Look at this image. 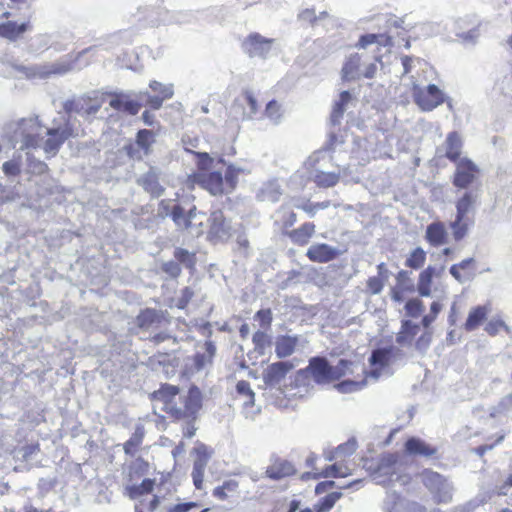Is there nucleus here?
Segmentation results:
<instances>
[{"label": "nucleus", "instance_id": "nucleus-41", "mask_svg": "<svg viewBox=\"0 0 512 512\" xmlns=\"http://www.w3.org/2000/svg\"><path fill=\"white\" fill-rule=\"evenodd\" d=\"M244 172L245 170L243 168L236 165H229L227 167L225 177L223 178L225 188H228L227 191H232L235 189L238 183L239 175L243 174Z\"/></svg>", "mask_w": 512, "mask_h": 512}, {"label": "nucleus", "instance_id": "nucleus-25", "mask_svg": "<svg viewBox=\"0 0 512 512\" xmlns=\"http://www.w3.org/2000/svg\"><path fill=\"white\" fill-rule=\"evenodd\" d=\"M155 485V480L146 478L140 484L127 483L124 487L125 494L131 498L136 499L142 495L152 492Z\"/></svg>", "mask_w": 512, "mask_h": 512}, {"label": "nucleus", "instance_id": "nucleus-39", "mask_svg": "<svg viewBox=\"0 0 512 512\" xmlns=\"http://www.w3.org/2000/svg\"><path fill=\"white\" fill-rule=\"evenodd\" d=\"M144 438V428L137 426L132 436L124 443L125 454L133 456L137 448L141 445Z\"/></svg>", "mask_w": 512, "mask_h": 512}, {"label": "nucleus", "instance_id": "nucleus-64", "mask_svg": "<svg viewBox=\"0 0 512 512\" xmlns=\"http://www.w3.org/2000/svg\"><path fill=\"white\" fill-rule=\"evenodd\" d=\"M432 340V333L430 331H425L417 340L415 343V347L420 352H425L431 343Z\"/></svg>", "mask_w": 512, "mask_h": 512}, {"label": "nucleus", "instance_id": "nucleus-5", "mask_svg": "<svg viewBox=\"0 0 512 512\" xmlns=\"http://www.w3.org/2000/svg\"><path fill=\"white\" fill-rule=\"evenodd\" d=\"M401 463L398 461V456L395 454L384 455L373 473V479L380 485H391L399 483L400 485H407L411 477L408 474L401 472Z\"/></svg>", "mask_w": 512, "mask_h": 512}, {"label": "nucleus", "instance_id": "nucleus-28", "mask_svg": "<svg viewBox=\"0 0 512 512\" xmlns=\"http://www.w3.org/2000/svg\"><path fill=\"white\" fill-rule=\"evenodd\" d=\"M376 44L380 46H391L392 39L384 34H365L359 38L358 43L355 45L358 49H366L368 46Z\"/></svg>", "mask_w": 512, "mask_h": 512}, {"label": "nucleus", "instance_id": "nucleus-16", "mask_svg": "<svg viewBox=\"0 0 512 512\" xmlns=\"http://www.w3.org/2000/svg\"><path fill=\"white\" fill-rule=\"evenodd\" d=\"M340 254L341 251L337 247L326 243L312 244L306 252L308 259L316 263L330 262L336 259Z\"/></svg>", "mask_w": 512, "mask_h": 512}, {"label": "nucleus", "instance_id": "nucleus-10", "mask_svg": "<svg viewBox=\"0 0 512 512\" xmlns=\"http://www.w3.org/2000/svg\"><path fill=\"white\" fill-rule=\"evenodd\" d=\"M305 371L310 373L314 382L317 384H326L333 381L334 371L332 370V366L329 365L327 359L324 357L311 358Z\"/></svg>", "mask_w": 512, "mask_h": 512}, {"label": "nucleus", "instance_id": "nucleus-59", "mask_svg": "<svg viewBox=\"0 0 512 512\" xmlns=\"http://www.w3.org/2000/svg\"><path fill=\"white\" fill-rule=\"evenodd\" d=\"M2 170L6 176H17L21 171L19 160L12 159L3 163Z\"/></svg>", "mask_w": 512, "mask_h": 512}, {"label": "nucleus", "instance_id": "nucleus-11", "mask_svg": "<svg viewBox=\"0 0 512 512\" xmlns=\"http://www.w3.org/2000/svg\"><path fill=\"white\" fill-rule=\"evenodd\" d=\"M294 368L289 361H279L270 364L263 371V381L266 386L271 388L278 387L285 379L287 373Z\"/></svg>", "mask_w": 512, "mask_h": 512}, {"label": "nucleus", "instance_id": "nucleus-7", "mask_svg": "<svg viewBox=\"0 0 512 512\" xmlns=\"http://www.w3.org/2000/svg\"><path fill=\"white\" fill-rule=\"evenodd\" d=\"M422 482L440 503H448L452 500L453 487L442 475L432 470H424Z\"/></svg>", "mask_w": 512, "mask_h": 512}, {"label": "nucleus", "instance_id": "nucleus-21", "mask_svg": "<svg viewBox=\"0 0 512 512\" xmlns=\"http://www.w3.org/2000/svg\"><path fill=\"white\" fill-rule=\"evenodd\" d=\"M426 239L432 246H440L446 243L447 231L442 222L436 221L426 228Z\"/></svg>", "mask_w": 512, "mask_h": 512}, {"label": "nucleus", "instance_id": "nucleus-48", "mask_svg": "<svg viewBox=\"0 0 512 512\" xmlns=\"http://www.w3.org/2000/svg\"><path fill=\"white\" fill-rule=\"evenodd\" d=\"M255 351H257L260 355H264L266 352V349L271 344V338L270 336L265 333L264 331H257L254 333L252 338Z\"/></svg>", "mask_w": 512, "mask_h": 512}, {"label": "nucleus", "instance_id": "nucleus-30", "mask_svg": "<svg viewBox=\"0 0 512 512\" xmlns=\"http://www.w3.org/2000/svg\"><path fill=\"white\" fill-rule=\"evenodd\" d=\"M149 464L142 458H137L132 461L126 472V478L128 483H133L135 480L141 478L148 473Z\"/></svg>", "mask_w": 512, "mask_h": 512}, {"label": "nucleus", "instance_id": "nucleus-56", "mask_svg": "<svg viewBox=\"0 0 512 512\" xmlns=\"http://www.w3.org/2000/svg\"><path fill=\"white\" fill-rule=\"evenodd\" d=\"M353 363L351 361L341 359L339 360L338 364L336 366H332V370L334 371L333 374V380L339 379L340 377L346 375L349 372H353L351 369V366Z\"/></svg>", "mask_w": 512, "mask_h": 512}, {"label": "nucleus", "instance_id": "nucleus-4", "mask_svg": "<svg viewBox=\"0 0 512 512\" xmlns=\"http://www.w3.org/2000/svg\"><path fill=\"white\" fill-rule=\"evenodd\" d=\"M91 49H85L77 55H66L54 63L44 65H35L31 67L20 66L18 70L24 73L27 77H40L45 78L51 74L63 75L74 70H80L87 65H79V59Z\"/></svg>", "mask_w": 512, "mask_h": 512}, {"label": "nucleus", "instance_id": "nucleus-51", "mask_svg": "<svg viewBox=\"0 0 512 512\" xmlns=\"http://www.w3.org/2000/svg\"><path fill=\"white\" fill-rule=\"evenodd\" d=\"M366 385V380L353 381L344 380L335 385V388L341 393H352L361 390Z\"/></svg>", "mask_w": 512, "mask_h": 512}, {"label": "nucleus", "instance_id": "nucleus-26", "mask_svg": "<svg viewBox=\"0 0 512 512\" xmlns=\"http://www.w3.org/2000/svg\"><path fill=\"white\" fill-rule=\"evenodd\" d=\"M419 325L410 320H403L401 330L396 336V342L402 346L411 345L414 337L418 334Z\"/></svg>", "mask_w": 512, "mask_h": 512}, {"label": "nucleus", "instance_id": "nucleus-9", "mask_svg": "<svg viewBox=\"0 0 512 512\" xmlns=\"http://www.w3.org/2000/svg\"><path fill=\"white\" fill-rule=\"evenodd\" d=\"M274 39L265 38L259 33L250 34L242 43L243 51L251 58H266L271 51Z\"/></svg>", "mask_w": 512, "mask_h": 512}, {"label": "nucleus", "instance_id": "nucleus-44", "mask_svg": "<svg viewBox=\"0 0 512 512\" xmlns=\"http://www.w3.org/2000/svg\"><path fill=\"white\" fill-rule=\"evenodd\" d=\"M244 108L242 118L251 119L258 112V103L251 91H246L243 96Z\"/></svg>", "mask_w": 512, "mask_h": 512}, {"label": "nucleus", "instance_id": "nucleus-12", "mask_svg": "<svg viewBox=\"0 0 512 512\" xmlns=\"http://www.w3.org/2000/svg\"><path fill=\"white\" fill-rule=\"evenodd\" d=\"M112 99L109 101L110 107L117 111L126 112L130 115H136L140 108L141 103L138 100L132 99V96H137L135 92H114Z\"/></svg>", "mask_w": 512, "mask_h": 512}, {"label": "nucleus", "instance_id": "nucleus-46", "mask_svg": "<svg viewBox=\"0 0 512 512\" xmlns=\"http://www.w3.org/2000/svg\"><path fill=\"white\" fill-rule=\"evenodd\" d=\"M425 260V251L422 248L417 247L410 253L409 257L406 259L405 265L412 269H419L423 266Z\"/></svg>", "mask_w": 512, "mask_h": 512}, {"label": "nucleus", "instance_id": "nucleus-17", "mask_svg": "<svg viewBox=\"0 0 512 512\" xmlns=\"http://www.w3.org/2000/svg\"><path fill=\"white\" fill-rule=\"evenodd\" d=\"M197 457L193 464L192 478L193 483L197 489L202 488L204 472L208 464L210 454L208 448L205 445H200L196 448Z\"/></svg>", "mask_w": 512, "mask_h": 512}, {"label": "nucleus", "instance_id": "nucleus-22", "mask_svg": "<svg viewBox=\"0 0 512 512\" xmlns=\"http://www.w3.org/2000/svg\"><path fill=\"white\" fill-rule=\"evenodd\" d=\"M139 184L153 197H159L164 192V188L159 182L158 175L152 170L139 179Z\"/></svg>", "mask_w": 512, "mask_h": 512}, {"label": "nucleus", "instance_id": "nucleus-8", "mask_svg": "<svg viewBox=\"0 0 512 512\" xmlns=\"http://www.w3.org/2000/svg\"><path fill=\"white\" fill-rule=\"evenodd\" d=\"M413 96L415 103L423 111H432L445 101L444 93L435 84H429L425 88L415 86Z\"/></svg>", "mask_w": 512, "mask_h": 512}, {"label": "nucleus", "instance_id": "nucleus-18", "mask_svg": "<svg viewBox=\"0 0 512 512\" xmlns=\"http://www.w3.org/2000/svg\"><path fill=\"white\" fill-rule=\"evenodd\" d=\"M295 472L296 470L291 462L277 459L266 468L265 475L272 480H280L293 475Z\"/></svg>", "mask_w": 512, "mask_h": 512}, {"label": "nucleus", "instance_id": "nucleus-38", "mask_svg": "<svg viewBox=\"0 0 512 512\" xmlns=\"http://www.w3.org/2000/svg\"><path fill=\"white\" fill-rule=\"evenodd\" d=\"M405 498L396 493L388 494L383 502L382 512H405Z\"/></svg>", "mask_w": 512, "mask_h": 512}, {"label": "nucleus", "instance_id": "nucleus-47", "mask_svg": "<svg viewBox=\"0 0 512 512\" xmlns=\"http://www.w3.org/2000/svg\"><path fill=\"white\" fill-rule=\"evenodd\" d=\"M455 23L459 27V30L455 31L456 36L459 37L463 42L475 43L476 39L479 37L478 29L476 27H473V28L469 29L467 32H465V31H462V28L465 23L464 19H459Z\"/></svg>", "mask_w": 512, "mask_h": 512}, {"label": "nucleus", "instance_id": "nucleus-3", "mask_svg": "<svg viewBox=\"0 0 512 512\" xmlns=\"http://www.w3.org/2000/svg\"><path fill=\"white\" fill-rule=\"evenodd\" d=\"M372 62L367 61L366 53L353 52L346 56L340 71L344 82L356 81L361 78L373 79L377 73V62H381V56L375 54Z\"/></svg>", "mask_w": 512, "mask_h": 512}, {"label": "nucleus", "instance_id": "nucleus-58", "mask_svg": "<svg viewBox=\"0 0 512 512\" xmlns=\"http://www.w3.org/2000/svg\"><path fill=\"white\" fill-rule=\"evenodd\" d=\"M442 309V305L437 302V301H434L431 306H430V313L425 315L423 318H422V325L428 329L429 326L434 322V320L436 319L437 315L439 314V312L441 311Z\"/></svg>", "mask_w": 512, "mask_h": 512}, {"label": "nucleus", "instance_id": "nucleus-23", "mask_svg": "<svg viewBox=\"0 0 512 512\" xmlns=\"http://www.w3.org/2000/svg\"><path fill=\"white\" fill-rule=\"evenodd\" d=\"M202 183L204 188L207 189L212 195H220L226 191L223 176L218 171H214L205 175L202 179Z\"/></svg>", "mask_w": 512, "mask_h": 512}, {"label": "nucleus", "instance_id": "nucleus-53", "mask_svg": "<svg viewBox=\"0 0 512 512\" xmlns=\"http://www.w3.org/2000/svg\"><path fill=\"white\" fill-rule=\"evenodd\" d=\"M464 219L465 218H459V215H456L455 220L450 225L453 237L456 241L463 239L467 233V225L464 223Z\"/></svg>", "mask_w": 512, "mask_h": 512}, {"label": "nucleus", "instance_id": "nucleus-55", "mask_svg": "<svg viewBox=\"0 0 512 512\" xmlns=\"http://www.w3.org/2000/svg\"><path fill=\"white\" fill-rule=\"evenodd\" d=\"M265 115L273 123L278 124L282 116L280 112V105L274 100L270 101L266 106Z\"/></svg>", "mask_w": 512, "mask_h": 512}, {"label": "nucleus", "instance_id": "nucleus-49", "mask_svg": "<svg viewBox=\"0 0 512 512\" xmlns=\"http://www.w3.org/2000/svg\"><path fill=\"white\" fill-rule=\"evenodd\" d=\"M174 257L186 268H193L196 263V257L194 253L189 252L183 248H176L174 251Z\"/></svg>", "mask_w": 512, "mask_h": 512}, {"label": "nucleus", "instance_id": "nucleus-36", "mask_svg": "<svg viewBox=\"0 0 512 512\" xmlns=\"http://www.w3.org/2000/svg\"><path fill=\"white\" fill-rule=\"evenodd\" d=\"M155 143V133L152 130L141 129L136 135V145L143 152L148 155L151 151L152 145Z\"/></svg>", "mask_w": 512, "mask_h": 512}, {"label": "nucleus", "instance_id": "nucleus-13", "mask_svg": "<svg viewBox=\"0 0 512 512\" xmlns=\"http://www.w3.org/2000/svg\"><path fill=\"white\" fill-rule=\"evenodd\" d=\"M209 222V236L217 240H225L231 236L232 227L220 210H215L207 219Z\"/></svg>", "mask_w": 512, "mask_h": 512}, {"label": "nucleus", "instance_id": "nucleus-60", "mask_svg": "<svg viewBox=\"0 0 512 512\" xmlns=\"http://www.w3.org/2000/svg\"><path fill=\"white\" fill-rule=\"evenodd\" d=\"M147 97V105L154 109V110H158L162 107V104L163 102L166 100L163 98V96H158V95H155V96H152V95H149L148 92H139L138 93V97L139 98H142V97Z\"/></svg>", "mask_w": 512, "mask_h": 512}, {"label": "nucleus", "instance_id": "nucleus-50", "mask_svg": "<svg viewBox=\"0 0 512 512\" xmlns=\"http://www.w3.org/2000/svg\"><path fill=\"white\" fill-rule=\"evenodd\" d=\"M236 391L241 397H248V400L244 402V407H253L254 406V397L255 394L252 391L249 382L241 380L236 384Z\"/></svg>", "mask_w": 512, "mask_h": 512}, {"label": "nucleus", "instance_id": "nucleus-14", "mask_svg": "<svg viewBox=\"0 0 512 512\" xmlns=\"http://www.w3.org/2000/svg\"><path fill=\"white\" fill-rule=\"evenodd\" d=\"M477 166L468 158H462L457 162L453 184L461 189L467 188L475 179Z\"/></svg>", "mask_w": 512, "mask_h": 512}, {"label": "nucleus", "instance_id": "nucleus-6", "mask_svg": "<svg viewBox=\"0 0 512 512\" xmlns=\"http://www.w3.org/2000/svg\"><path fill=\"white\" fill-rule=\"evenodd\" d=\"M171 218L179 229H190L197 235L202 234L203 224L206 220L205 214L193 206L186 214L180 205H173Z\"/></svg>", "mask_w": 512, "mask_h": 512}, {"label": "nucleus", "instance_id": "nucleus-20", "mask_svg": "<svg viewBox=\"0 0 512 512\" xmlns=\"http://www.w3.org/2000/svg\"><path fill=\"white\" fill-rule=\"evenodd\" d=\"M298 336L280 335L275 340V354L278 358H286L292 355L298 344Z\"/></svg>", "mask_w": 512, "mask_h": 512}, {"label": "nucleus", "instance_id": "nucleus-54", "mask_svg": "<svg viewBox=\"0 0 512 512\" xmlns=\"http://www.w3.org/2000/svg\"><path fill=\"white\" fill-rule=\"evenodd\" d=\"M405 310L408 316L417 318L424 311V305L421 300L413 298L406 302Z\"/></svg>", "mask_w": 512, "mask_h": 512}, {"label": "nucleus", "instance_id": "nucleus-29", "mask_svg": "<svg viewBox=\"0 0 512 512\" xmlns=\"http://www.w3.org/2000/svg\"><path fill=\"white\" fill-rule=\"evenodd\" d=\"M161 322L160 314L154 309H146L137 317V324L144 330L156 328Z\"/></svg>", "mask_w": 512, "mask_h": 512}, {"label": "nucleus", "instance_id": "nucleus-2", "mask_svg": "<svg viewBox=\"0 0 512 512\" xmlns=\"http://www.w3.org/2000/svg\"><path fill=\"white\" fill-rule=\"evenodd\" d=\"M153 400L155 406L161 404V408L177 420L195 418L202 407V394L196 386L180 394L177 386L165 384L153 393Z\"/></svg>", "mask_w": 512, "mask_h": 512}, {"label": "nucleus", "instance_id": "nucleus-52", "mask_svg": "<svg viewBox=\"0 0 512 512\" xmlns=\"http://www.w3.org/2000/svg\"><path fill=\"white\" fill-rule=\"evenodd\" d=\"M149 87L158 93V96H163L164 99H171L174 95L172 84H163L158 81H151Z\"/></svg>", "mask_w": 512, "mask_h": 512}, {"label": "nucleus", "instance_id": "nucleus-19", "mask_svg": "<svg viewBox=\"0 0 512 512\" xmlns=\"http://www.w3.org/2000/svg\"><path fill=\"white\" fill-rule=\"evenodd\" d=\"M405 450L409 455L421 457H432L437 452L435 447L416 437H412L406 441Z\"/></svg>", "mask_w": 512, "mask_h": 512}, {"label": "nucleus", "instance_id": "nucleus-27", "mask_svg": "<svg viewBox=\"0 0 512 512\" xmlns=\"http://www.w3.org/2000/svg\"><path fill=\"white\" fill-rule=\"evenodd\" d=\"M29 29L28 23L18 24L17 22L8 21L0 24V36L9 40H16Z\"/></svg>", "mask_w": 512, "mask_h": 512}, {"label": "nucleus", "instance_id": "nucleus-62", "mask_svg": "<svg viewBox=\"0 0 512 512\" xmlns=\"http://www.w3.org/2000/svg\"><path fill=\"white\" fill-rule=\"evenodd\" d=\"M254 319L259 321L261 327L268 328L273 319L272 312L270 309H261L255 314Z\"/></svg>", "mask_w": 512, "mask_h": 512}, {"label": "nucleus", "instance_id": "nucleus-24", "mask_svg": "<svg viewBox=\"0 0 512 512\" xmlns=\"http://www.w3.org/2000/svg\"><path fill=\"white\" fill-rule=\"evenodd\" d=\"M478 197L476 191H466L456 203V215H459V218H465L474 210Z\"/></svg>", "mask_w": 512, "mask_h": 512}, {"label": "nucleus", "instance_id": "nucleus-37", "mask_svg": "<svg viewBox=\"0 0 512 512\" xmlns=\"http://www.w3.org/2000/svg\"><path fill=\"white\" fill-rule=\"evenodd\" d=\"M281 195L280 185L276 181H269L263 185L258 198L262 201L277 202Z\"/></svg>", "mask_w": 512, "mask_h": 512}, {"label": "nucleus", "instance_id": "nucleus-63", "mask_svg": "<svg viewBox=\"0 0 512 512\" xmlns=\"http://www.w3.org/2000/svg\"><path fill=\"white\" fill-rule=\"evenodd\" d=\"M162 270L172 278H176L181 273V267L176 261H167L162 264Z\"/></svg>", "mask_w": 512, "mask_h": 512}, {"label": "nucleus", "instance_id": "nucleus-45", "mask_svg": "<svg viewBox=\"0 0 512 512\" xmlns=\"http://www.w3.org/2000/svg\"><path fill=\"white\" fill-rule=\"evenodd\" d=\"M390 357V349H377L372 352L369 361L372 366H379L380 368H383L389 364Z\"/></svg>", "mask_w": 512, "mask_h": 512}, {"label": "nucleus", "instance_id": "nucleus-57", "mask_svg": "<svg viewBox=\"0 0 512 512\" xmlns=\"http://www.w3.org/2000/svg\"><path fill=\"white\" fill-rule=\"evenodd\" d=\"M357 449V442L355 439H349L347 442L340 444L335 449V454H339L340 457H346L352 455Z\"/></svg>", "mask_w": 512, "mask_h": 512}, {"label": "nucleus", "instance_id": "nucleus-34", "mask_svg": "<svg viewBox=\"0 0 512 512\" xmlns=\"http://www.w3.org/2000/svg\"><path fill=\"white\" fill-rule=\"evenodd\" d=\"M340 173L336 172H324L318 169L312 174V179L317 186L323 188H329L335 186L339 181Z\"/></svg>", "mask_w": 512, "mask_h": 512}, {"label": "nucleus", "instance_id": "nucleus-61", "mask_svg": "<svg viewBox=\"0 0 512 512\" xmlns=\"http://www.w3.org/2000/svg\"><path fill=\"white\" fill-rule=\"evenodd\" d=\"M501 328H504L507 332H509V327L502 320L492 319L487 323L485 331L489 335L494 336L499 332Z\"/></svg>", "mask_w": 512, "mask_h": 512}, {"label": "nucleus", "instance_id": "nucleus-40", "mask_svg": "<svg viewBox=\"0 0 512 512\" xmlns=\"http://www.w3.org/2000/svg\"><path fill=\"white\" fill-rule=\"evenodd\" d=\"M351 475V470L344 463H334L333 465L327 466L318 476L324 478H338L347 477Z\"/></svg>", "mask_w": 512, "mask_h": 512}, {"label": "nucleus", "instance_id": "nucleus-33", "mask_svg": "<svg viewBox=\"0 0 512 512\" xmlns=\"http://www.w3.org/2000/svg\"><path fill=\"white\" fill-rule=\"evenodd\" d=\"M489 309L486 306H477L473 308L467 317L465 322V329L467 331L475 330L486 318Z\"/></svg>", "mask_w": 512, "mask_h": 512}, {"label": "nucleus", "instance_id": "nucleus-43", "mask_svg": "<svg viewBox=\"0 0 512 512\" xmlns=\"http://www.w3.org/2000/svg\"><path fill=\"white\" fill-rule=\"evenodd\" d=\"M341 497V492H332L327 494L315 504V511L329 512Z\"/></svg>", "mask_w": 512, "mask_h": 512}, {"label": "nucleus", "instance_id": "nucleus-1", "mask_svg": "<svg viewBox=\"0 0 512 512\" xmlns=\"http://www.w3.org/2000/svg\"><path fill=\"white\" fill-rule=\"evenodd\" d=\"M77 135L69 114L54 119L51 127L45 128L38 117H29L12 121L4 128V136L13 147L19 145L21 150L42 147L48 156L56 155L67 139Z\"/></svg>", "mask_w": 512, "mask_h": 512}, {"label": "nucleus", "instance_id": "nucleus-35", "mask_svg": "<svg viewBox=\"0 0 512 512\" xmlns=\"http://www.w3.org/2000/svg\"><path fill=\"white\" fill-rule=\"evenodd\" d=\"M351 100L352 96L349 91L341 92L339 100L335 103L331 114V123L333 125H338L340 123V119L343 117L346 106Z\"/></svg>", "mask_w": 512, "mask_h": 512}, {"label": "nucleus", "instance_id": "nucleus-31", "mask_svg": "<svg viewBox=\"0 0 512 512\" xmlns=\"http://www.w3.org/2000/svg\"><path fill=\"white\" fill-rule=\"evenodd\" d=\"M315 232V225L307 222L291 231L290 238L297 245H305Z\"/></svg>", "mask_w": 512, "mask_h": 512}, {"label": "nucleus", "instance_id": "nucleus-32", "mask_svg": "<svg viewBox=\"0 0 512 512\" xmlns=\"http://www.w3.org/2000/svg\"><path fill=\"white\" fill-rule=\"evenodd\" d=\"M434 274L435 268L432 266H428L420 273L417 284V291L421 296L429 297L431 295V283Z\"/></svg>", "mask_w": 512, "mask_h": 512}, {"label": "nucleus", "instance_id": "nucleus-15", "mask_svg": "<svg viewBox=\"0 0 512 512\" xmlns=\"http://www.w3.org/2000/svg\"><path fill=\"white\" fill-rule=\"evenodd\" d=\"M463 148V141L457 132H450L445 142L437 148L439 157H446L452 162H458Z\"/></svg>", "mask_w": 512, "mask_h": 512}, {"label": "nucleus", "instance_id": "nucleus-42", "mask_svg": "<svg viewBox=\"0 0 512 512\" xmlns=\"http://www.w3.org/2000/svg\"><path fill=\"white\" fill-rule=\"evenodd\" d=\"M238 486V482L235 480L225 481L221 486H217L213 490V496L219 500H225L236 493Z\"/></svg>", "mask_w": 512, "mask_h": 512}]
</instances>
